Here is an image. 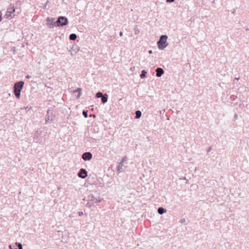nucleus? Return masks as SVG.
<instances>
[{"instance_id":"40","label":"nucleus","mask_w":249,"mask_h":249,"mask_svg":"<svg viewBox=\"0 0 249 249\" xmlns=\"http://www.w3.org/2000/svg\"><path fill=\"white\" fill-rule=\"evenodd\" d=\"M25 109H28V107H26Z\"/></svg>"},{"instance_id":"17","label":"nucleus","mask_w":249,"mask_h":249,"mask_svg":"<svg viewBox=\"0 0 249 249\" xmlns=\"http://www.w3.org/2000/svg\"><path fill=\"white\" fill-rule=\"evenodd\" d=\"M14 93H15V95L16 97L17 98L19 99L20 96V91H14Z\"/></svg>"},{"instance_id":"32","label":"nucleus","mask_w":249,"mask_h":249,"mask_svg":"<svg viewBox=\"0 0 249 249\" xmlns=\"http://www.w3.org/2000/svg\"><path fill=\"white\" fill-rule=\"evenodd\" d=\"M123 32H120V34H119V35H120V36H123Z\"/></svg>"},{"instance_id":"38","label":"nucleus","mask_w":249,"mask_h":249,"mask_svg":"<svg viewBox=\"0 0 249 249\" xmlns=\"http://www.w3.org/2000/svg\"><path fill=\"white\" fill-rule=\"evenodd\" d=\"M239 78H235L234 79V80H239Z\"/></svg>"},{"instance_id":"2","label":"nucleus","mask_w":249,"mask_h":249,"mask_svg":"<svg viewBox=\"0 0 249 249\" xmlns=\"http://www.w3.org/2000/svg\"><path fill=\"white\" fill-rule=\"evenodd\" d=\"M68 21L67 18L65 17H59L56 21V26H63L67 25Z\"/></svg>"},{"instance_id":"20","label":"nucleus","mask_w":249,"mask_h":249,"mask_svg":"<svg viewBox=\"0 0 249 249\" xmlns=\"http://www.w3.org/2000/svg\"><path fill=\"white\" fill-rule=\"evenodd\" d=\"M103 93L101 92H98L97 93H96V97L97 98H101L103 96Z\"/></svg>"},{"instance_id":"10","label":"nucleus","mask_w":249,"mask_h":249,"mask_svg":"<svg viewBox=\"0 0 249 249\" xmlns=\"http://www.w3.org/2000/svg\"><path fill=\"white\" fill-rule=\"evenodd\" d=\"M166 212V210L164 209L162 207H160V208H159V209L158 210V212L160 214H162L164 213H165Z\"/></svg>"},{"instance_id":"41","label":"nucleus","mask_w":249,"mask_h":249,"mask_svg":"<svg viewBox=\"0 0 249 249\" xmlns=\"http://www.w3.org/2000/svg\"><path fill=\"white\" fill-rule=\"evenodd\" d=\"M183 179H186L185 177H184Z\"/></svg>"},{"instance_id":"12","label":"nucleus","mask_w":249,"mask_h":249,"mask_svg":"<svg viewBox=\"0 0 249 249\" xmlns=\"http://www.w3.org/2000/svg\"><path fill=\"white\" fill-rule=\"evenodd\" d=\"M69 38L71 40H75L77 38V36L75 34H71L70 35Z\"/></svg>"},{"instance_id":"8","label":"nucleus","mask_w":249,"mask_h":249,"mask_svg":"<svg viewBox=\"0 0 249 249\" xmlns=\"http://www.w3.org/2000/svg\"><path fill=\"white\" fill-rule=\"evenodd\" d=\"M156 76L158 77L161 76V75L164 73L163 70L161 68H158L156 70Z\"/></svg>"},{"instance_id":"21","label":"nucleus","mask_w":249,"mask_h":249,"mask_svg":"<svg viewBox=\"0 0 249 249\" xmlns=\"http://www.w3.org/2000/svg\"><path fill=\"white\" fill-rule=\"evenodd\" d=\"M83 114L85 118L88 117V111H87L83 110Z\"/></svg>"},{"instance_id":"1","label":"nucleus","mask_w":249,"mask_h":249,"mask_svg":"<svg viewBox=\"0 0 249 249\" xmlns=\"http://www.w3.org/2000/svg\"><path fill=\"white\" fill-rule=\"evenodd\" d=\"M167 38L166 35H162L160 36V39L157 42L158 48L160 50H162L168 45V43L167 42Z\"/></svg>"},{"instance_id":"5","label":"nucleus","mask_w":249,"mask_h":249,"mask_svg":"<svg viewBox=\"0 0 249 249\" xmlns=\"http://www.w3.org/2000/svg\"><path fill=\"white\" fill-rule=\"evenodd\" d=\"M15 12V8L13 6H10L8 7L6 13L5 14L4 17L8 18H9L12 17V14Z\"/></svg>"},{"instance_id":"19","label":"nucleus","mask_w":249,"mask_h":249,"mask_svg":"<svg viewBox=\"0 0 249 249\" xmlns=\"http://www.w3.org/2000/svg\"><path fill=\"white\" fill-rule=\"evenodd\" d=\"M16 245L18 248V249H22V245L21 243L17 242Z\"/></svg>"},{"instance_id":"15","label":"nucleus","mask_w":249,"mask_h":249,"mask_svg":"<svg viewBox=\"0 0 249 249\" xmlns=\"http://www.w3.org/2000/svg\"><path fill=\"white\" fill-rule=\"evenodd\" d=\"M147 73L146 71L145 70H142V73L140 74V77L142 79L144 78L146 76V74Z\"/></svg>"},{"instance_id":"39","label":"nucleus","mask_w":249,"mask_h":249,"mask_svg":"<svg viewBox=\"0 0 249 249\" xmlns=\"http://www.w3.org/2000/svg\"><path fill=\"white\" fill-rule=\"evenodd\" d=\"M25 109H28V107H26Z\"/></svg>"},{"instance_id":"25","label":"nucleus","mask_w":249,"mask_h":249,"mask_svg":"<svg viewBox=\"0 0 249 249\" xmlns=\"http://www.w3.org/2000/svg\"><path fill=\"white\" fill-rule=\"evenodd\" d=\"M50 120V118H49V116H48V117L45 120V123L47 124L48 121H49Z\"/></svg>"},{"instance_id":"11","label":"nucleus","mask_w":249,"mask_h":249,"mask_svg":"<svg viewBox=\"0 0 249 249\" xmlns=\"http://www.w3.org/2000/svg\"><path fill=\"white\" fill-rule=\"evenodd\" d=\"M102 102L103 103H105L107 101V94H105L102 97Z\"/></svg>"},{"instance_id":"37","label":"nucleus","mask_w":249,"mask_h":249,"mask_svg":"<svg viewBox=\"0 0 249 249\" xmlns=\"http://www.w3.org/2000/svg\"><path fill=\"white\" fill-rule=\"evenodd\" d=\"M69 52H71V55H73V53H72V52L71 51V50H69Z\"/></svg>"},{"instance_id":"14","label":"nucleus","mask_w":249,"mask_h":249,"mask_svg":"<svg viewBox=\"0 0 249 249\" xmlns=\"http://www.w3.org/2000/svg\"><path fill=\"white\" fill-rule=\"evenodd\" d=\"M124 159H123L122 160V161L121 162H120L119 164V165L117 167V170L118 171H120L121 170H123V162H124Z\"/></svg>"},{"instance_id":"27","label":"nucleus","mask_w":249,"mask_h":249,"mask_svg":"<svg viewBox=\"0 0 249 249\" xmlns=\"http://www.w3.org/2000/svg\"><path fill=\"white\" fill-rule=\"evenodd\" d=\"M78 214H79V216H81V215H82L83 214V213L82 212H78Z\"/></svg>"},{"instance_id":"31","label":"nucleus","mask_w":249,"mask_h":249,"mask_svg":"<svg viewBox=\"0 0 249 249\" xmlns=\"http://www.w3.org/2000/svg\"><path fill=\"white\" fill-rule=\"evenodd\" d=\"M31 77V76L30 75H27L26 76V78H27L29 79V78H30Z\"/></svg>"},{"instance_id":"30","label":"nucleus","mask_w":249,"mask_h":249,"mask_svg":"<svg viewBox=\"0 0 249 249\" xmlns=\"http://www.w3.org/2000/svg\"><path fill=\"white\" fill-rule=\"evenodd\" d=\"M79 171H86V170L85 169L81 168V169H80Z\"/></svg>"},{"instance_id":"42","label":"nucleus","mask_w":249,"mask_h":249,"mask_svg":"<svg viewBox=\"0 0 249 249\" xmlns=\"http://www.w3.org/2000/svg\"><path fill=\"white\" fill-rule=\"evenodd\" d=\"M17 249L16 248V249Z\"/></svg>"},{"instance_id":"7","label":"nucleus","mask_w":249,"mask_h":249,"mask_svg":"<svg viewBox=\"0 0 249 249\" xmlns=\"http://www.w3.org/2000/svg\"><path fill=\"white\" fill-rule=\"evenodd\" d=\"M92 154L90 152H85L82 155V159L84 160H89L92 158Z\"/></svg>"},{"instance_id":"29","label":"nucleus","mask_w":249,"mask_h":249,"mask_svg":"<svg viewBox=\"0 0 249 249\" xmlns=\"http://www.w3.org/2000/svg\"><path fill=\"white\" fill-rule=\"evenodd\" d=\"M212 150V148L211 147H209L208 149H207V152H209L210 151H211Z\"/></svg>"},{"instance_id":"16","label":"nucleus","mask_w":249,"mask_h":249,"mask_svg":"<svg viewBox=\"0 0 249 249\" xmlns=\"http://www.w3.org/2000/svg\"><path fill=\"white\" fill-rule=\"evenodd\" d=\"M71 50H73L75 52V53H76L79 51V49L77 45H73L71 48Z\"/></svg>"},{"instance_id":"18","label":"nucleus","mask_w":249,"mask_h":249,"mask_svg":"<svg viewBox=\"0 0 249 249\" xmlns=\"http://www.w3.org/2000/svg\"><path fill=\"white\" fill-rule=\"evenodd\" d=\"M81 89L80 88H77L75 91L74 92H78L79 93H78V95L77 97V98H79L80 95H81V93H80V92H81Z\"/></svg>"},{"instance_id":"33","label":"nucleus","mask_w":249,"mask_h":249,"mask_svg":"<svg viewBox=\"0 0 249 249\" xmlns=\"http://www.w3.org/2000/svg\"><path fill=\"white\" fill-rule=\"evenodd\" d=\"M148 53H150V54L152 53V50H149V51H148Z\"/></svg>"},{"instance_id":"9","label":"nucleus","mask_w":249,"mask_h":249,"mask_svg":"<svg viewBox=\"0 0 249 249\" xmlns=\"http://www.w3.org/2000/svg\"><path fill=\"white\" fill-rule=\"evenodd\" d=\"M87 173L88 172H78V176L82 178H85L88 176Z\"/></svg>"},{"instance_id":"28","label":"nucleus","mask_w":249,"mask_h":249,"mask_svg":"<svg viewBox=\"0 0 249 249\" xmlns=\"http://www.w3.org/2000/svg\"><path fill=\"white\" fill-rule=\"evenodd\" d=\"M52 109H51V108H49V109L47 110V114H49V112H50L51 111H52Z\"/></svg>"},{"instance_id":"3","label":"nucleus","mask_w":249,"mask_h":249,"mask_svg":"<svg viewBox=\"0 0 249 249\" xmlns=\"http://www.w3.org/2000/svg\"><path fill=\"white\" fill-rule=\"evenodd\" d=\"M88 199L89 201L92 202V204H94L101 202L102 198L100 197H98V198L95 197L92 195H91L88 196Z\"/></svg>"},{"instance_id":"35","label":"nucleus","mask_w":249,"mask_h":249,"mask_svg":"<svg viewBox=\"0 0 249 249\" xmlns=\"http://www.w3.org/2000/svg\"><path fill=\"white\" fill-rule=\"evenodd\" d=\"M237 116H238L237 114H235V115H234V118L235 119H236L237 118Z\"/></svg>"},{"instance_id":"24","label":"nucleus","mask_w":249,"mask_h":249,"mask_svg":"<svg viewBox=\"0 0 249 249\" xmlns=\"http://www.w3.org/2000/svg\"><path fill=\"white\" fill-rule=\"evenodd\" d=\"M2 12L0 11V22L1 21V19H2Z\"/></svg>"},{"instance_id":"13","label":"nucleus","mask_w":249,"mask_h":249,"mask_svg":"<svg viewBox=\"0 0 249 249\" xmlns=\"http://www.w3.org/2000/svg\"><path fill=\"white\" fill-rule=\"evenodd\" d=\"M135 114H136V116H135V118L136 119H139L140 118L141 116H142V112L140 110H137L135 112Z\"/></svg>"},{"instance_id":"4","label":"nucleus","mask_w":249,"mask_h":249,"mask_svg":"<svg viewBox=\"0 0 249 249\" xmlns=\"http://www.w3.org/2000/svg\"><path fill=\"white\" fill-rule=\"evenodd\" d=\"M24 82L23 81H19L18 82L14 84V91H21V89H22V88L24 85Z\"/></svg>"},{"instance_id":"36","label":"nucleus","mask_w":249,"mask_h":249,"mask_svg":"<svg viewBox=\"0 0 249 249\" xmlns=\"http://www.w3.org/2000/svg\"><path fill=\"white\" fill-rule=\"evenodd\" d=\"M9 248L10 249H13L12 246L11 245H9Z\"/></svg>"},{"instance_id":"26","label":"nucleus","mask_w":249,"mask_h":249,"mask_svg":"<svg viewBox=\"0 0 249 249\" xmlns=\"http://www.w3.org/2000/svg\"><path fill=\"white\" fill-rule=\"evenodd\" d=\"M175 1V0H166V1L167 2H174Z\"/></svg>"},{"instance_id":"22","label":"nucleus","mask_w":249,"mask_h":249,"mask_svg":"<svg viewBox=\"0 0 249 249\" xmlns=\"http://www.w3.org/2000/svg\"><path fill=\"white\" fill-rule=\"evenodd\" d=\"M93 204H92V202H89L87 204V206L89 207V208L91 207L92 205H93Z\"/></svg>"},{"instance_id":"34","label":"nucleus","mask_w":249,"mask_h":249,"mask_svg":"<svg viewBox=\"0 0 249 249\" xmlns=\"http://www.w3.org/2000/svg\"><path fill=\"white\" fill-rule=\"evenodd\" d=\"M138 33H139V30H136L135 31V34H138Z\"/></svg>"},{"instance_id":"23","label":"nucleus","mask_w":249,"mask_h":249,"mask_svg":"<svg viewBox=\"0 0 249 249\" xmlns=\"http://www.w3.org/2000/svg\"><path fill=\"white\" fill-rule=\"evenodd\" d=\"M49 0H48L46 1V3L45 4V5H44V6H43V9H46V6H47V4H48V3H49Z\"/></svg>"},{"instance_id":"6","label":"nucleus","mask_w":249,"mask_h":249,"mask_svg":"<svg viewBox=\"0 0 249 249\" xmlns=\"http://www.w3.org/2000/svg\"><path fill=\"white\" fill-rule=\"evenodd\" d=\"M53 21L54 18H47V25L49 28H53L54 26H56V22H54Z\"/></svg>"}]
</instances>
